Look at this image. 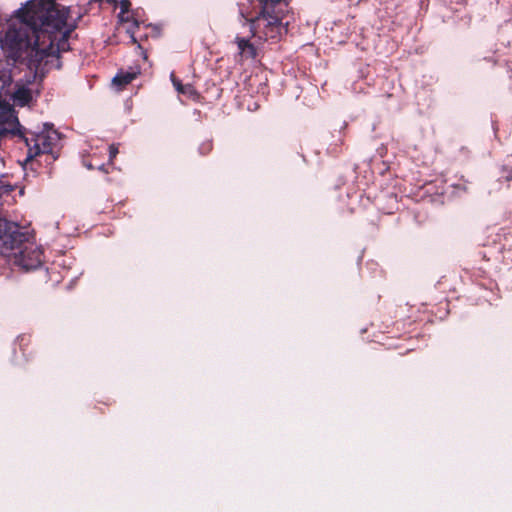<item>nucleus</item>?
I'll return each mask as SVG.
<instances>
[{"mask_svg":"<svg viewBox=\"0 0 512 512\" xmlns=\"http://www.w3.org/2000/svg\"><path fill=\"white\" fill-rule=\"evenodd\" d=\"M69 9L60 8L52 0H32L20 11L18 26H11L1 40L3 49L13 58L24 53L32 65L38 69L42 62L57 59L59 46L54 42L56 33L67 39L75 29V24L67 22Z\"/></svg>","mask_w":512,"mask_h":512,"instance_id":"obj_1","label":"nucleus"},{"mask_svg":"<svg viewBox=\"0 0 512 512\" xmlns=\"http://www.w3.org/2000/svg\"><path fill=\"white\" fill-rule=\"evenodd\" d=\"M35 239L31 226H0V253L14 257V252Z\"/></svg>","mask_w":512,"mask_h":512,"instance_id":"obj_2","label":"nucleus"},{"mask_svg":"<svg viewBox=\"0 0 512 512\" xmlns=\"http://www.w3.org/2000/svg\"><path fill=\"white\" fill-rule=\"evenodd\" d=\"M11 262L14 266L26 272L36 270L44 264V251L41 246L36 244L34 239L29 245H25L14 252Z\"/></svg>","mask_w":512,"mask_h":512,"instance_id":"obj_3","label":"nucleus"},{"mask_svg":"<svg viewBox=\"0 0 512 512\" xmlns=\"http://www.w3.org/2000/svg\"><path fill=\"white\" fill-rule=\"evenodd\" d=\"M59 141V135L54 130H45L31 137H26L25 142L28 147L27 160H31L40 154H53V149Z\"/></svg>","mask_w":512,"mask_h":512,"instance_id":"obj_4","label":"nucleus"},{"mask_svg":"<svg viewBox=\"0 0 512 512\" xmlns=\"http://www.w3.org/2000/svg\"><path fill=\"white\" fill-rule=\"evenodd\" d=\"M249 22L253 36H257L260 39H277L284 29L278 16H273L272 18L257 16L255 19L249 20Z\"/></svg>","mask_w":512,"mask_h":512,"instance_id":"obj_5","label":"nucleus"},{"mask_svg":"<svg viewBox=\"0 0 512 512\" xmlns=\"http://www.w3.org/2000/svg\"><path fill=\"white\" fill-rule=\"evenodd\" d=\"M262 10L259 14L260 17L263 18H272L273 16H278L279 20H282L283 9L278 8V6H273L269 2H261Z\"/></svg>","mask_w":512,"mask_h":512,"instance_id":"obj_6","label":"nucleus"},{"mask_svg":"<svg viewBox=\"0 0 512 512\" xmlns=\"http://www.w3.org/2000/svg\"><path fill=\"white\" fill-rule=\"evenodd\" d=\"M237 45L243 57L251 59L256 57V48L248 40L237 38Z\"/></svg>","mask_w":512,"mask_h":512,"instance_id":"obj_7","label":"nucleus"},{"mask_svg":"<svg viewBox=\"0 0 512 512\" xmlns=\"http://www.w3.org/2000/svg\"><path fill=\"white\" fill-rule=\"evenodd\" d=\"M13 97H14V101L18 105L24 106V105H26V104H28L30 102V100L32 99V94H31V91L28 88L21 87V88H18L14 92Z\"/></svg>","mask_w":512,"mask_h":512,"instance_id":"obj_8","label":"nucleus"},{"mask_svg":"<svg viewBox=\"0 0 512 512\" xmlns=\"http://www.w3.org/2000/svg\"><path fill=\"white\" fill-rule=\"evenodd\" d=\"M134 78L135 73H120L113 78L112 83L119 89H122L125 85L129 84Z\"/></svg>","mask_w":512,"mask_h":512,"instance_id":"obj_9","label":"nucleus"},{"mask_svg":"<svg viewBox=\"0 0 512 512\" xmlns=\"http://www.w3.org/2000/svg\"><path fill=\"white\" fill-rule=\"evenodd\" d=\"M172 83L176 90L181 94L194 95L195 91L191 85H183L179 80H177L174 75H171Z\"/></svg>","mask_w":512,"mask_h":512,"instance_id":"obj_10","label":"nucleus"},{"mask_svg":"<svg viewBox=\"0 0 512 512\" xmlns=\"http://www.w3.org/2000/svg\"><path fill=\"white\" fill-rule=\"evenodd\" d=\"M117 154H118V147H117V145L111 144L109 146L110 161L113 160L116 157Z\"/></svg>","mask_w":512,"mask_h":512,"instance_id":"obj_11","label":"nucleus"},{"mask_svg":"<svg viewBox=\"0 0 512 512\" xmlns=\"http://www.w3.org/2000/svg\"><path fill=\"white\" fill-rule=\"evenodd\" d=\"M130 6V2L128 0H123L121 2V9H122V12H127L128 11V8Z\"/></svg>","mask_w":512,"mask_h":512,"instance_id":"obj_12","label":"nucleus"},{"mask_svg":"<svg viewBox=\"0 0 512 512\" xmlns=\"http://www.w3.org/2000/svg\"><path fill=\"white\" fill-rule=\"evenodd\" d=\"M261 2H269L271 3L273 6H280L284 0H261Z\"/></svg>","mask_w":512,"mask_h":512,"instance_id":"obj_13","label":"nucleus"},{"mask_svg":"<svg viewBox=\"0 0 512 512\" xmlns=\"http://www.w3.org/2000/svg\"><path fill=\"white\" fill-rule=\"evenodd\" d=\"M1 221H4V222H6V224H9V223L7 222V220H6V219H2V218L0 217V222H1Z\"/></svg>","mask_w":512,"mask_h":512,"instance_id":"obj_14","label":"nucleus"},{"mask_svg":"<svg viewBox=\"0 0 512 512\" xmlns=\"http://www.w3.org/2000/svg\"><path fill=\"white\" fill-rule=\"evenodd\" d=\"M511 178H512V176H511Z\"/></svg>","mask_w":512,"mask_h":512,"instance_id":"obj_15","label":"nucleus"}]
</instances>
